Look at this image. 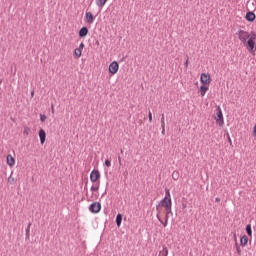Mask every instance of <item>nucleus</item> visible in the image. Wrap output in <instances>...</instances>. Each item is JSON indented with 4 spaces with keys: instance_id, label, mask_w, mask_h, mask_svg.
I'll return each mask as SVG.
<instances>
[{
    "instance_id": "nucleus-1",
    "label": "nucleus",
    "mask_w": 256,
    "mask_h": 256,
    "mask_svg": "<svg viewBox=\"0 0 256 256\" xmlns=\"http://www.w3.org/2000/svg\"><path fill=\"white\" fill-rule=\"evenodd\" d=\"M236 35H238V38L242 43H246L249 53H251L252 55H255V51H256V34H255V32H252L249 34V32H247L245 30H240L236 33Z\"/></svg>"
},
{
    "instance_id": "nucleus-2",
    "label": "nucleus",
    "mask_w": 256,
    "mask_h": 256,
    "mask_svg": "<svg viewBox=\"0 0 256 256\" xmlns=\"http://www.w3.org/2000/svg\"><path fill=\"white\" fill-rule=\"evenodd\" d=\"M173 206V202L171 201V192L169 189H165V197L160 201L157 209L163 213L161 207L164 209L165 215H169L171 213V207Z\"/></svg>"
},
{
    "instance_id": "nucleus-3",
    "label": "nucleus",
    "mask_w": 256,
    "mask_h": 256,
    "mask_svg": "<svg viewBox=\"0 0 256 256\" xmlns=\"http://www.w3.org/2000/svg\"><path fill=\"white\" fill-rule=\"evenodd\" d=\"M214 119L219 127H223V125H225V119L223 118V111L221 110V107H218V111Z\"/></svg>"
},
{
    "instance_id": "nucleus-4",
    "label": "nucleus",
    "mask_w": 256,
    "mask_h": 256,
    "mask_svg": "<svg viewBox=\"0 0 256 256\" xmlns=\"http://www.w3.org/2000/svg\"><path fill=\"white\" fill-rule=\"evenodd\" d=\"M200 83H202V85H211V75L209 73H202L200 75Z\"/></svg>"
},
{
    "instance_id": "nucleus-5",
    "label": "nucleus",
    "mask_w": 256,
    "mask_h": 256,
    "mask_svg": "<svg viewBox=\"0 0 256 256\" xmlns=\"http://www.w3.org/2000/svg\"><path fill=\"white\" fill-rule=\"evenodd\" d=\"M90 191H92V196L90 197V201H97V199L99 198V184L92 186L90 188Z\"/></svg>"
},
{
    "instance_id": "nucleus-6",
    "label": "nucleus",
    "mask_w": 256,
    "mask_h": 256,
    "mask_svg": "<svg viewBox=\"0 0 256 256\" xmlns=\"http://www.w3.org/2000/svg\"><path fill=\"white\" fill-rule=\"evenodd\" d=\"M108 71L111 73V75H116V73L119 71V63L117 61L110 63Z\"/></svg>"
},
{
    "instance_id": "nucleus-7",
    "label": "nucleus",
    "mask_w": 256,
    "mask_h": 256,
    "mask_svg": "<svg viewBox=\"0 0 256 256\" xmlns=\"http://www.w3.org/2000/svg\"><path fill=\"white\" fill-rule=\"evenodd\" d=\"M99 179H101V173L99 172V170H92L90 173V181L92 183H97Z\"/></svg>"
},
{
    "instance_id": "nucleus-8",
    "label": "nucleus",
    "mask_w": 256,
    "mask_h": 256,
    "mask_svg": "<svg viewBox=\"0 0 256 256\" xmlns=\"http://www.w3.org/2000/svg\"><path fill=\"white\" fill-rule=\"evenodd\" d=\"M157 219L158 221H160V223L163 225V227H167L168 223H169V214H165V221L161 220V210H159V208H157Z\"/></svg>"
},
{
    "instance_id": "nucleus-9",
    "label": "nucleus",
    "mask_w": 256,
    "mask_h": 256,
    "mask_svg": "<svg viewBox=\"0 0 256 256\" xmlns=\"http://www.w3.org/2000/svg\"><path fill=\"white\" fill-rule=\"evenodd\" d=\"M89 211L91 213H99V211H101V203L93 202L89 207Z\"/></svg>"
},
{
    "instance_id": "nucleus-10",
    "label": "nucleus",
    "mask_w": 256,
    "mask_h": 256,
    "mask_svg": "<svg viewBox=\"0 0 256 256\" xmlns=\"http://www.w3.org/2000/svg\"><path fill=\"white\" fill-rule=\"evenodd\" d=\"M83 49H85V44L81 42L79 47L74 50V55L77 59L83 55Z\"/></svg>"
},
{
    "instance_id": "nucleus-11",
    "label": "nucleus",
    "mask_w": 256,
    "mask_h": 256,
    "mask_svg": "<svg viewBox=\"0 0 256 256\" xmlns=\"http://www.w3.org/2000/svg\"><path fill=\"white\" fill-rule=\"evenodd\" d=\"M85 19L88 25H93V22L95 21V16H93L92 12H86Z\"/></svg>"
},
{
    "instance_id": "nucleus-12",
    "label": "nucleus",
    "mask_w": 256,
    "mask_h": 256,
    "mask_svg": "<svg viewBox=\"0 0 256 256\" xmlns=\"http://www.w3.org/2000/svg\"><path fill=\"white\" fill-rule=\"evenodd\" d=\"M39 137H40V143L41 145H43L45 143V139H47V133H45V130L40 129Z\"/></svg>"
},
{
    "instance_id": "nucleus-13",
    "label": "nucleus",
    "mask_w": 256,
    "mask_h": 256,
    "mask_svg": "<svg viewBox=\"0 0 256 256\" xmlns=\"http://www.w3.org/2000/svg\"><path fill=\"white\" fill-rule=\"evenodd\" d=\"M199 91H200L201 97H205L207 91H209V86H207V85H205V84H202V85L200 86Z\"/></svg>"
},
{
    "instance_id": "nucleus-14",
    "label": "nucleus",
    "mask_w": 256,
    "mask_h": 256,
    "mask_svg": "<svg viewBox=\"0 0 256 256\" xmlns=\"http://www.w3.org/2000/svg\"><path fill=\"white\" fill-rule=\"evenodd\" d=\"M7 161V165H9V167H13L15 165V158H13V156L11 154H9L6 158Z\"/></svg>"
},
{
    "instance_id": "nucleus-15",
    "label": "nucleus",
    "mask_w": 256,
    "mask_h": 256,
    "mask_svg": "<svg viewBox=\"0 0 256 256\" xmlns=\"http://www.w3.org/2000/svg\"><path fill=\"white\" fill-rule=\"evenodd\" d=\"M89 29L87 27H82L79 31V37H87Z\"/></svg>"
},
{
    "instance_id": "nucleus-16",
    "label": "nucleus",
    "mask_w": 256,
    "mask_h": 256,
    "mask_svg": "<svg viewBox=\"0 0 256 256\" xmlns=\"http://www.w3.org/2000/svg\"><path fill=\"white\" fill-rule=\"evenodd\" d=\"M247 243H249V238L246 235L242 236L240 239L241 247H246Z\"/></svg>"
},
{
    "instance_id": "nucleus-17",
    "label": "nucleus",
    "mask_w": 256,
    "mask_h": 256,
    "mask_svg": "<svg viewBox=\"0 0 256 256\" xmlns=\"http://www.w3.org/2000/svg\"><path fill=\"white\" fill-rule=\"evenodd\" d=\"M246 19H247V21H255V13H253V12H248V13L246 14Z\"/></svg>"
},
{
    "instance_id": "nucleus-18",
    "label": "nucleus",
    "mask_w": 256,
    "mask_h": 256,
    "mask_svg": "<svg viewBox=\"0 0 256 256\" xmlns=\"http://www.w3.org/2000/svg\"><path fill=\"white\" fill-rule=\"evenodd\" d=\"M122 221H123V216L121 214H117V216H116L117 227H121V222Z\"/></svg>"
},
{
    "instance_id": "nucleus-19",
    "label": "nucleus",
    "mask_w": 256,
    "mask_h": 256,
    "mask_svg": "<svg viewBox=\"0 0 256 256\" xmlns=\"http://www.w3.org/2000/svg\"><path fill=\"white\" fill-rule=\"evenodd\" d=\"M246 232H247V235H249V237L253 235V231L251 230V224H248L246 226Z\"/></svg>"
},
{
    "instance_id": "nucleus-20",
    "label": "nucleus",
    "mask_w": 256,
    "mask_h": 256,
    "mask_svg": "<svg viewBox=\"0 0 256 256\" xmlns=\"http://www.w3.org/2000/svg\"><path fill=\"white\" fill-rule=\"evenodd\" d=\"M169 250L167 248H163V251L159 253V256H168Z\"/></svg>"
},
{
    "instance_id": "nucleus-21",
    "label": "nucleus",
    "mask_w": 256,
    "mask_h": 256,
    "mask_svg": "<svg viewBox=\"0 0 256 256\" xmlns=\"http://www.w3.org/2000/svg\"><path fill=\"white\" fill-rule=\"evenodd\" d=\"M172 179H174V181H177L179 179V172L178 171H174L172 173Z\"/></svg>"
},
{
    "instance_id": "nucleus-22",
    "label": "nucleus",
    "mask_w": 256,
    "mask_h": 256,
    "mask_svg": "<svg viewBox=\"0 0 256 256\" xmlns=\"http://www.w3.org/2000/svg\"><path fill=\"white\" fill-rule=\"evenodd\" d=\"M23 133H24V135H26V136L29 135V133H31V128L25 127Z\"/></svg>"
},
{
    "instance_id": "nucleus-23",
    "label": "nucleus",
    "mask_w": 256,
    "mask_h": 256,
    "mask_svg": "<svg viewBox=\"0 0 256 256\" xmlns=\"http://www.w3.org/2000/svg\"><path fill=\"white\" fill-rule=\"evenodd\" d=\"M40 121H41L42 123H45V121H47V116H45L44 114H41V115H40Z\"/></svg>"
},
{
    "instance_id": "nucleus-24",
    "label": "nucleus",
    "mask_w": 256,
    "mask_h": 256,
    "mask_svg": "<svg viewBox=\"0 0 256 256\" xmlns=\"http://www.w3.org/2000/svg\"><path fill=\"white\" fill-rule=\"evenodd\" d=\"M148 119H149V123H152V121H153V113H151V111L148 112Z\"/></svg>"
},
{
    "instance_id": "nucleus-25",
    "label": "nucleus",
    "mask_w": 256,
    "mask_h": 256,
    "mask_svg": "<svg viewBox=\"0 0 256 256\" xmlns=\"http://www.w3.org/2000/svg\"><path fill=\"white\" fill-rule=\"evenodd\" d=\"M8 183L13 185V183H15V178L13 176L8 177Z\"/></svg>"
},
{
    "instance_id": "nucleus-26",
    "label": "nucleus",
    "mask_w": 256,
    "mask_h": 256,
    "mask_svg": "<svg viewBox=\"0 0 256 256\" xmlns=\"http://www.w3.org/2000/svg\"><path fill=\"white\" fill-rule=\"evenodd\" d=\"M161 127H165V114H162Z\"/></svg>"
},
{
    "instance_id": "nucleus-27",
    "label": "nucleus",
    "mask_w": 256,
    "mask_h": 256,
    "mask_svg": "<svg viewBox=\"0 0 256 256\" xmlns=\"http://www.w3.org/2000/svg\"><path fill=\"white\" fill-rule=\"evenodd\" d=\"M105 165H106V167H111V160L106 159L105 160Z\"/></svg>"
},
{
    "instance_id": "nucleus-28",
    "label": "nucleus",
    "mask_w": 256,
    "mask_h": 256,
    "mask_svg": "<svg viewBox=\"0 0 256 256\" xmlns=\"http://www.w3.org/2000/svg\"><path fill=\"white\" fill-rule=\"evenodd\" d=\"M236 251H237V254H238V255H241V247L237 246V247H236Z\"/></svg>"
},
{
    "instance_id": "nucleus-29",
    "label": "nucleus",
    "mask_w": 256,
    "mask_h": 256,
    "mask_svg": "<svg viewBox=\"0 0 256 256\" xmlns=\"http://www.w3.org/2000/svg\"><path fill=\"white\" fill-rule=\"evenodd\" d=\"M253 135L254 137H256V125L254 126V129H253Z\"/></svg>"
},
{
    "instance_id": "nucleus-30",
    "label": "nucleus",
    "mask_w": 256,
    "mask_h": 256,
    "mask_svg": "<svg viewBox=\"0 0 256 256\" xmlns=\"http://www.w3.org/2000/svg\"><path fill=\"white\" fill-rule=\"evenodd\" d=\"M185 67H189V59L186 60Z\"/></svg>"
},
{
    "instance_id": "nucleus-31",
    "label": "nucleus",
    "mask_w": 256,
    "mask_h": 256,
    "mask_svg": "<svg viewBox=\"0 0 256 256\" xmlns=\"http://www.w3.org/2000/svg\"><path fill=\"white\" fill-rule=\"evenodd\" d=\"M215 201H216V203H220V202H221V198L217 197V198L215 199Z\"/></svg>"
},
{
    "instance_id": "nucleus-32",
    "label": "nucleus",
    "mask_w": 256,
    "mask_h": 256,
    "mask_svg": "<svg viewBox=\"0 0 256 256\" xmlns=\"http://www.w3.org/2000/svg\"><path fill=\"white\" fill-rule=\"evenodd\" d=\"M163 135H165V126L162 127V132H161Z\"/></svg>"
},
{
    "instance_id": "nucleus-33",
    "label": "nucleus",
    "mask_w": 256,
    "mask_h": 256,
    "mask_svg": "<svg viewBox=\"0 0 256 256\" xmlns=\"http://www.w3.org/2000/svg\"><path fill=\"white\" fill-rule=\"evenodd\" d=\"M183 209H187V204H183Z\"/></svg>"
},
{
    "instance_id": "nucleus-34",
    "label": "nucleus",
    "mask_w": 256,
    "mask_h": 256,
    "mask_svg": "<svg viewBox=\"0 0 256 256\" xmlns=\"http://www.w3.org/2000/svg\"><path fill=\"white\" fill-rule=\"evenodd\" d=\"M119 164L121 165V157H118Z\"/></svg>"
},
{
    "instance_id": "nucleus-35",
    "label": "nucleus",
    "mask_w": 256,
    "mask_h": 256,
    "mask_svg": "<svg viewBox=\"0 0 256 256\" xmlns=\"http://www.w3.org/2000/svg\"><path fill=\"white\" fill-rule=\"evenodd\" d=\"M34 95H35V92H31V97H34Z\"/></svg>"
},
{
    "instance_id": "nucleus-36",
    "label": "nucleus",
    "mask_w": 256,
    "mask_h": 256,
    "mask_svg": "<svg viewBox=\"0 0 256 256\" xmlns=\"http://www.w3.org/2000/svg\"><path fill=\"white\" fill-rule=\"evenodd\" d=\"M52 113H55V108L52 106Z\"/></svg>"
},
{
    "instance_id": "nucleus-37",
    "label": "nucleus",
    "mask_w": 256,
    "mask_h": 256,
    "mask_svg": "<svg viewBox=\"0 0 256 256\" xmlns=\"http://www.w3.org/2000/svg\"><path fill=\"white\" fill-rule=\"evenodd\" d=\"M228 140H229V143H230V145H231V137L228 136Z\"/></svg>"
}]
</instances>
